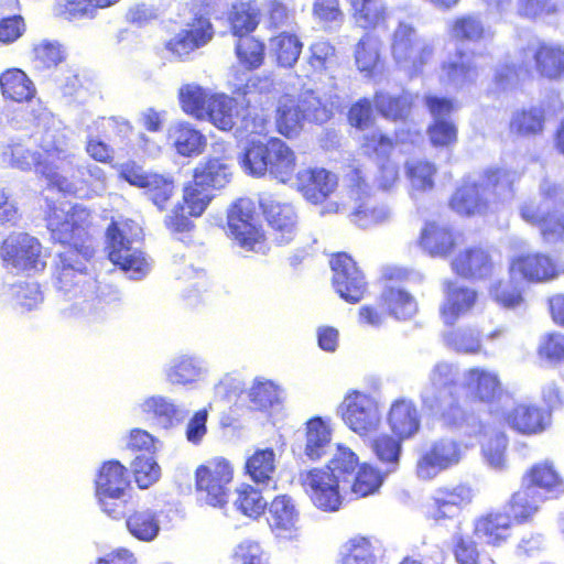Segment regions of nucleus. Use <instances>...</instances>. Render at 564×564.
Segmentation results:
<instances>
[{"label": "nucleus", "instance_id": "1", "mask_svg": "<svg viewBox=\"0 0 564 564\" xmlns=\"http://www.w3.org/2000/svg\"><path fill=\"white\" fill-rule=\"evenodd\" d=\"M44 220L53 242L68 248L58 254L55 269L57 289L75 294L95 289L96 280L80 260L88 261L94 254L91 212L79 204L66 209L52 203L47 205Z\"/></svg>", "mask_w": 564, "mask_h": 564}, {"label": "nucleus", "instance_id": "2", "mask_svg": "<svg viewBox=\"0 0 564 564\" xmlns=\"http://www.w3.org/2000/svg\"><path fill=\"white\" fill-rule=\"evenodd\" d=\"M357 465V455L348 447L338 446L324 467H314L301 474V486L317 509L335 512L343 503L339 485L350 481Z\"/></svg>", "mask_w": 564, "mask_h": 564}, {"label": "nucleus", "instance_id": "3", "mask_svg": "<svg viewBox=\"0 0 564 564\" xmlns=\"http://www.w3.org/2000/svg\"><path fill=\"white\" fill-rule=\"evenodd\" d=\"M242 171L254 178L269 177L288 184L297 169V155L291 145L279 137L251 139L239 155Z\"/></svg>", "mask_w": 564, "mask_h": 564}, {"label": "nucleus", "instance_id": "4", "mask_svg": "<svg viewBox=\"0 0 564 564\" xmlns=\"http://www.w3.org/2000/svg\"><path fill=\"white\" fill-rule=\"evenodd\" d=\"M333 116L332 110L312 91L279 95L273 111L275 132L285 140H295L304 131L305 123L323 124Z\"/></svg>", "mask_w": 564, "mask_h": 564}, {"label": "nucleus", "instance_id": "5", "mask_svg": "<svg viewBox=\"0 0 564 564\" xmlns=\"http://www.w3.org/2000/svg\"><path fill=\"white\" fill-rule=\"evenodd\" d=\"M230 177V165L224 159L206 158L193 169L192 178L184 183L181 204L189 216L200 217L214 199V191L224 187Z\"/></svg>", "mask_w": 564, "mask_h": 564}, {"label": "nucleus", "instance_id": "6", "mask_svg": "<svg viewBox=\"0 0 564 564\" xmlns=\"http://www.w3.org/2000/svg\"><path fill=\"white\" fill-rule=\"evenodd\" d=\"M429 380L434 390L444 391L435 409H432L436 417L449 427L467 425L474 419V412L466 408L459 393L462 386L456 367L446 361L437 362L432 368Z\"/></svg>", "mask_w": 564, "mask_h": 564}, {"label": "nucleus", "instance_id": "7", "mask_svg": "<svg viewBox=\"0 0 564 564\" xmlns=\"http://www.w3.org/2000/svg\"><path fill=\"white\" fill-rule=\"evenodd\" d=\"M235 477L232 463L224 456H214L199 464L194 471L197 498L213 508H225L231 495Z\"/></svg>", "mask_w": 564, "mask_h": 564}, {"label": "nucleus", "instance_id": "8", "mask_svg": "<svg viewBox=\"0 0 564 564\" xmlns=\"http://www.w3.org/2000/svg\"><path fill=\"white\" fill-rule=\"evenodd\" d=\"M390 54L398 66L417 74L432 61L434 47L412 24L400 21L391 35Z\"/></svg>", "mask_w": 564, "mask_h": 564}, {"label": "nucleus", "instance_id": "9", "mask_svg": "<svg viewBox=\"0 0 564 564\" xmlns=\"http://www.w3.org/2000/svg\"><path fill=\"white\" fill-rule=\"evenodd\" d=\"M215 33L209 14L197 11L164 42L163 47L172 59L188 62L195 52L207 46L214 40Z\"/></svg>", "mask_w": 564, "mask_h": 564}, {"label": "nucleus", "instance_id": "10", "mask_svg": "<svg viewBox=\"0 0 564 564\" xmlns=\"http://www.w3.org/2000/svg\"><path fill=\"white\" fill-rule=\"evenodd\" d=\"M128 469L117 459L101 464L95 479V492L101 509L112 519L124 514V501L119 500L129 487Z\"/></svg>", "mask_w": 564, "mask_h": 564}, {"label": "nucleus", "instance_id": "11", "mask_svg": "<svg viewBox=\"0 0 564 564\" xmlns=\"http://www.w3.org/2000/svg\"><path fill=\"white\" fill-rule=\"evenodd\" d=\"M332 285L340 299L350 304L360 302L368 293V281L359 263L347 252L330 254Z\"/></svg>", "mask_w": 564, "mask_h": 564}, {"label": "nucleus", "instance_id": "12", "mask_svg": "<svg viewBox=\"0 0 564 564\" xmlns=\"http://www.w3.org/2000/svg\"><path fill=\"white\" fill-rule=\"evenodd\" d=\"M508 271L529 284L549 283L564 275V261L544 251H527L510 259Z\"/></svg>", "mask_w": 564, "mask_h": 564}, {"label": "nucleus", "instance_id": "13", "mask_svg": "<svg viewBox=\"0 0 564 564\" xmlns=\"http://www.w3.org/2000/svg\"><path fill=\"white\" fill-rule=\"evenodd\" d=\"M40 240L26 232L9 235L0 247L2 265L20 272H41L46 267Z\"/></svg>", "mask_w": 564, "mask_h": 564}, {"label": "nucleus", "instance_id": "14", "mask_svg": "<svg viewBox=\"0 0 564 564\" xmlns=\"http://www.w3.org/2000/svg\"><path fill=\"white\" fill-rule=\"evenodd\" d=\"M259 208L278 246H286L299 235V216L294 206L272 194L259 197Z\"/></svg>", "mask_w": 564, "mask_h": 564}, {"label": "nucleus", "instance_id": "15", "mask_svg": "<svg viewBox=\"0 0 564 564\" xmlns=\"http://www.w3.org/2000/svg\"><path fill=\"white\" fill-rule=\"evenodd\" d=\"M521 219L535 227L541 240L549 246L564 243V205L549 206L534 200L519 206Z\"/></svg>", "mask_w": 564, "mask_h": 564}, {"label": "nucleus", "instance_id": "16", "mask_svg": "<svg viewBox=\"0 0 564 564\" xmlns=\"http://www.w3.org/2000/svg\"><path fill=\"white\" fill-rule=\"evenodd\" d=\"M227 226L232 239L248 251H258L264 247L265 234L257 223L252 204L238 199L230 205L227 214Z\"/></svg>", "mask_w": 564, "mask_h": 564}, {"label": "nucleus", "instance_id": "17", "mask_svg": "<svg viewBox=\"0 0 564 564\" xmlns=\"http://www.w3.org/2000/svg\"><path fill=\"white\" fill-rule=\"evenodd\" d=\"M339 409L343 421L355 433L368 436L378 430L379 406L371 395L357 390L349 391Z\"/></svg>", "mask_w": 564, "mask_h": 564}, {"label": "nucleus", "instance_id": "18", "mask_svg": "<svg viewBox=\"0 0 564 564\" xmlns=\"http://www.w3.org/2000/svg\"><path fill=\"white\" fill-rule=\"evenodd\" d=\"M469 484L458 482L437 487L425 507V516L436 523L456 518L474 500Z\"/></svg>", "mask_w": 564, "mask_h": 564}, {"label": "nucleus", "instance_id": "19", "mask_svg": "<svg viewBox=\"0 0 564 564\" xmlns=\"http://www.w3.org/2000/svg\"><path fill=\"white\" fill-rule=\"evenodd\" d=\"M520 59L532 58V78L534 74L547 82L564 80V45L549 41H538L522 46L518 51Z\"/></svg>", "mask_w": 564, "mask_h": 564}, {"label": "nucleus", "instance_id": "20", "mask_svg": "<svg viewBox=\"0 0 564 564\" xmlns=\"http://www.w3.org/2000/svg\"><path fill=\"white\" fill-rule=\"evenodd\" d=\"M126 226L112 220L106 229V249L109 260L126 272L143 275L149 263L143 253L131 247V240L126 236Z\"/></svg>", "mask_w": 564, "mask_h": 564}, {"label": "nucleus", "instance_id": "21", "mask_svg": "<svg viewBox=\"0 0 564 564\" xmlns=\"http://www.w3.org/2000/svg\"><path fill=\"white\" fill-rule=\"evenodd\" d=\"M513 527L508 512L491 509L474 519L473 534L485 546L491 550H502L516 540Z\"/></svg>", "mask_w": 564, "mask_h": 564}, {"label": "nucleus", "instance_id": "22", "mask_svg": "<svg viewBox=\"0 0 564 564\" xmlns=\"http://www.w3.org/2000/svg\"><path fill=\"white\" fill-rule=\"evenodd\" d=\"M463 449L460 442L442 437L424 449L416 460L415 473L420 479L431 480L441 471L459 463Z\"/></svg>", "mask_w": 564, "mask_h": 564}, {"label": "nucleus", "instance_id": "23", "mask_svg": "<svg viewBox=\"0 0 564 564\" xmlns=\"http://www.w3.org/2000/svg\"><path fill=\"white\" fill-rule=\"evenodd\" d=\"M464 388L468 392L470 402L486 404L490 413H498V404L507 391L503 388L499 373L482 367H471L464 372Z\"/></svg>", "mask_w": 564, "mask_h": 564}, {"label": "nucleus", "instance_id": "24", "mask_svg": "<svg viewBox=\"0 0 564 564\" xmlns=\"http://www.w3.org/2000/svg\"><path fill=\"white\" fill-rule=\"evenodd\" d=\"M521 485L545 498H558L564 495V475L561 468L550 459L532 464L523 473Z\"/></svg>", "mask_w": 564, "mask_h": 564}, {"label": "nucleus", "instance_id": "25", "mask_svg": "<svg viewBox=\"0 0 564 564\" xmlns=\"http://www.w3.org/2000/svg\"><path fill=\"white\" fill-rule=\"evenodd\" d=\"M451 269L464 280L478 281L491 278L496 263L489 249L476 245L457 252L451 261Z\"/></svg>", "mask_w": 564, "mask_h": 564}, {"label": "nucleus", "instance_id": "26", "mask_svg": "<svg viewBox=\"0 0 564 564\" xmlns=\"http://www.w3.org/2000/svg\"><path fill=\"white\" fill-rule=\"evenodd\" d=\"M502 422L521 435L543 433L552 423L549 410L530 402H518L501 414Z\"/></svg>", "mask_w": 564, "mask_h": 564}, {"label": "nucleus", "instance_id": "27", "mask_svg": "<svg viewBox=\"0 0 564 564\" xmlns=\"http://www.w3.org/2000/svg\"><path fill=\"white\" fill-rule=\"evenodd\" d=\"M294 177L299 193L313 205L326 203L338 187L337 176L325 167H307Z\"/></svg>", "mask_w": 564, "mask_h": 564}, {"label": "nucleus", "instance_id": "28", "mask_svg": "<svg viewBox=\"0 0 564 564\" xmlns=\"http://www.w3.org/2000/svg\"><path fill=\"white\" fill-rule=\"evenodd\" d=\"M376 113L390 122H406L415 107V96L405 89L391 91L377 89L372 95Z\"/></svg>", "mask_w": 564, "mask_h": 564}, {"label": "nucleus", "instance_id": "29", "mask_svg": "<svg viewBox=\"0 0 564 564\" xmlns=\"http://www.w3.org/2000/svg\"><path fill=\"white\" fill-rule=\"evenodd\" d=\"M386 423L395 437L400 440L413 438L421 429V414L414 401L398 398L390 404Z\"/></svg>", "mask_w": 564, "mask_h": 564}, {"label": "nucleus", "instance_id": "30", "mask_svg": "<svg viewBox=\"0 0 564 564\" xmlns=\"http://www.w3.org/2000/svg\"><path fill=\"white\" fill-rule=\"evenodd\" d=\"M445 301L440 307V315L447 326L455 323L476 305L478 293L476 290L457 285L456 282L447 280L444 282Z\"/></svg>", "mask_w": 564, "mask_h": 564}, {"label": "nucleus", "instance_id": "31", "mask_svg": "<svg viewBox=\"0 0 564 564\" xmlns=\"http://www.w3.org/2000/svg\"><path fill=\"white\" fill-rule=\"evenodd\" d=\"M449 208L465 217L485 216L490 210V203L484 196L481 185L465 181L455 188L448 199Z\"/></svg>", "mask_w": 564, "mask_h": 564}, {"label": "nucleus", "instance_id": "32", "mask_svg": "<svg viewBox=\"0 0 564 564\" xmlns=\"http://www.w3.org/2000/svg\"><path fill=\"white\" fill-rule=\"evenodd\" d=\"M417 245L432 257H447L457 246V234L446 225L429 220L421 229Z\"/></svg>", "mask_w": 564, "mask_h": 564}, {"label": "nucleus", "instance_id": "33", "mask_svg": "<svg viewBox=\"0 0 564 564\" xmlns=\"http://www.w3.org/2000/svg\"><path fill=\"white\" fill-rule=\"evenodd\" d=\"M0 93L10 104H30L36 97V87L29 75L18 67H10L0 73Z\"/></svg>", "mask_w": 564, "mask_h": 564}, {"label": "nucleus", "instance_id": "34", "mask_svg": "<svg viewBox=\"0 0 564 564\" xmlns=\"http://www.w3.org/2000/svg\"><path fill=\"white\" fill-rule=\"evenodd\" d=\"M167 141L184 158L202 154L207 145L206 137L188 122H176L167 131Z\"/></svg>", "mask_w": 564, "mask_h": 564}, {"label": "nucleus", "instance_id": "35", "mask_svg": "<svg viewBox=\"0 0 564 564\" xmlns=\"http://www.w3.org/2000/svg\"><path fill=\"white\" fill-rule=\"evenodd\" d=\"M226 21L234 37L252 34L261 21V10L251 1L235 2L229 8Z\"/></svg>", "mask_w": 564, "mask_h": 564}, {"label": "nucleus", "instance_id": "36", "mask_svg": "<svg viewBox=\"0 0 564 564\" xmlns=\"http://www.w3.org/2000/svg\"><path fill=\"white\" fill-rule=\"evenodd\" d=\"M503 328L497 327L481 336L474 327L457 328L446 333V344L459 354L476 355L481 352L482 340H495L503 335Z\"/></svg>", "mask_w": 564, "mask_h": 564}, {"label": "nucleus", "instance_id": "37", "mask_svg": "<svg viewBox=\"0 0 564 564\" xmlns=\"http://www.w3.org/2000/svg\"><path fill=\"white\" fill-rule=\"evenodd\" d=\"M351 18L364 30L387 26L389 9L381 0H347Z\"/></svg>", "mask_w": 564, "mask_h": 564}, {"label": "nucleus", "instance_id": "38", "mask_svg": "<svg viewBox=\"0 0 564 564\" xmlns=\"http://www.w3.org/2000/svg\"><path fill=\"white\" fill-rule=\"evenodd\" d=\"M381 41L379 37L365 33L355 46V64L357 69L367 77L379 74L383 66L380 54Z\"/></svg>", "mask_w": 564, "mask_h": 564}, {"label": "nucleus", "instance_id": "39", "mask_svg": "<svg viewBox=\"0 0 564 564\" xmlns=\"http://www.w3.org/2000/svg\"><path fill=\"white\" fill-rule=\"evenodd\" d=\"M546 110L543 106L531 105L517 109L509 121V130L519 137H534L544 131Z\"/></svg>", "mask_w": 564, "mask_h": 564}, {"label": "nucleus", "instance_id": "40", "mask_svg": "<svg viewBox=\"0 0 564 564\" xmlns=\"http://www.w3.org/2000/svg\"><path fill=\"white\" fill-rule=\"evenodd\" d=\"M147 185L143 186V195L160 212H164L171 205L176 193V181L170 173L150 172Z\"/></svg>", "mask_w": 564, "mask_h": 564}, {"label": "nucleus", "instance_id": "41", "mask_svg": "<svg viewBox=\"0 0 564 564\" xmlns=\"http://www.w3.org/2000/svg\"><path fill=\"white\" fill-rule=\"evenodd\" d=\"M379 304L397 319L405 321L417 312L415 297L404 288H384Z\"/></svg>", "mask_w": 564, "mask_h": 564}, {"label": "nucleus", "instance_id": "42", "mask_svg": "<svg viewBox=\"0 0 564 564\" xmlns=\"http://www.w3.org/2000/svg\"><path fill=\"white\" fill-rule=\"evenodd\" d=\"M269 524L279 532H290L296 529L299 510L293 498L286 494L275 496L268 505Z\"/></svg>", "mask_w": 564, "mask_h": 564}, {"label": "nucleus", "instance_id": "43", "mask_svg": "<svg viewBox=\"0 0 564 564\" xmlns=\"http://www.w3.org/2000/svg\"><path fill=\"white\" fill-rule=\"evenodd\" d=\"M542 500V497L521 486L507 501L508 513L511 517L512 523L524 524L531 522L539 512Z\"/></svg>", "mask_w": 564, "mask_h": 564}, {"label": "nucleus", "instance_id": "44", "mask_svg": "<svg viewBox=\"0 0 564 564\" xmlns=\"http://www.w3.org/2000/svg\"><path fill=\"white\" fill-rule=\"evenodd\" d=\"M532 79V68L528 61L520 63H503L499 65L492 76V85L499 93L513 90Z\"/></svg>", "mask_w": 564, "mask_h": 564}, {"label": "nucleus", "instance_id": "45", "mask_svg": "<svg viewBox=\"0 0 564 564\" xmlns=\"http://www.w3.org/2000/svg\"><path fill=\"white\" fill-rule=\"evenodd\" d=\"M270 46L276 65L291 68L301 56L303 42L297 34L283 31L270 39Z\"/></svg>", "mask_w": 564, "mask_h": 564}, {"label": "nucleus", "instance_id": "46", "mask_svg": "<svg viewBox=\"0 0 564 564\" xmlns=\"http://www.w3.org/2000/svg\"><path fill=\"white\" fill-rule=\"evenodd\" d=\"M238 102L235 98L225 94H214L209 100L205 119H208L216 128L230 131L238 117Z\"/></svg>", "mask_w": 564, "mask_h": 564}, {"label": "nucleus", "instance_id": "47", "mask_svg": "<svg viewBox=\"0 0 564 564\" xmlns=\"http://www.w3.org/2000/svg\"><path fill=\"white\" fill-rule=\"evenodd\" d=\"M126 528L134 539L151 542L160 532L159 514L149 508L135 509L126 517Z\"/></svg>", "mask_w": 564, "mask_h": 564}, {"label": "nucleus", "instance_id": "48", "mask_svg": "<svg viewBox=\"0 0 564 564\" xmlns=\"http://www.w3.org/2000/svg\"><path fill=\"white\" fill-rule=\"evenodd\" d=\"M356 203L350 216L354 224L360 228L379 226L391 219V209L387 205L377 202L372 195Z\"/></svg>", "mask_w": 564, "mask_h": 564}, {"label": "nucleus", "instance_id": "49", "mask_svg": "<svg viewBox=\"0 0 564 564\" xmlns=\"http://www.w3.org/2000/svg\"><path fill=\"white\" fill-rule=\"evenodd\" d=\"M235 54L243 68L258 69L265 59V43L252 34L235 37Z\"/></svg>", "mask_w": 564, "mask_h": 564}, {"label": "nucleus", "instance_id": "50", "mask_svg": "<svg viewBox=\"0 0 564 564\" xmlns=\"http://www.w3.org/2000/svg\"><path fill=\"white\" fill-rule=\"evenodd\" d=\"M245 471L257 485H269L275 471V453L273 448L256 449L247 458Z\"/></svg>", "mask_w": 564, "mask_h": 564}, {"label": "nucleus", "instance_id": "51", "mask_svg": "<svg viewBox=\"0 0 564 564\" xmlns=\"http://www.w3.org/2000/svg\"><path fill=\"white\" fill-rule=\"evenodd\" d=\"M62 159V151L57 148L44 149L39 153L33 167L35 172L46 180L48 187L65 191L68 187L67 178L58 172V161Z\"/></svg>", "mask_w": 564, "mask_h": 564}, {"label": "nucleus", "instance_id": "52", "mask_svg": "<svg viewBox=\"0 0 564 564\" xmlns=\"http://www.w3.org/2000/svg\"><path fill=\"white\" fill-rule=\"evenodd\" d=\"M332 431L327 423L319 416L313 417L306 423L305 455L315 460L325 455L330 443Z\"/></svg>", "mask_w": 564, "mask_h": 564}, {"label": "nucleus", "instance_id": "53", "mask_svg": "<svg viewBox=\"0 0 564 564\" xmlns=\"http://www.w3.org/2000/svg\"><path fill=\"white\" fill-rule=\"evenodd\" d=\"M500 279L489 285V296L503 308H516L524 302L523 288L513 279Z\"/></svg>", "mask_w": 564, "mask_h": 564}, {"label": "nucleus", "instance_id": "54", "mask_svg": "<svg viewBox=\"0 0 564 564\" xmlns=\"http://www.w3.org/2000/svg\"><path fill=\"white\" fill-rule=\"evenodd\" d=\"M236 494L235 507L243 516L259 519L264 514L268 502L259 489L252 485L242 484L237 488Z\"/></svg>", "mask_w": 564, "mask_h": 564}, {"label": "nucleus", "instance_id": "55", "mask_svg": "<svg viewBox=\"0 0 564 564\" xmlns=\"http://www.w3.org/2000/svg\"><path fill=\"white\" fill-rule=\"evenodd\" d=\"M451 36L462 43H476L485 37V26L476 14L456 17L449 25Z\"/></svg>", "mask_w": 564, "mask_h": 564}, {"label": "nucleus", "instance_id": "56", "mask_svg": "<svg viewBox=\"0 0 564 564\" xmlns=\"http://www.w3.org/2000/svg\"><path fill=\"white\" fill-rule=\"evenodd\" d=\"M457 61H449L442 64V70L449 84L465 86L473 84L478 77V68L469 59H464L465 51L456 52Z\"/></svg>", "mask_w": 564, "mask_h": 564}, {"label": "nucleus", "instance_id": "57", "mask_svg": "<svg viewBox=\"0 0 564 564\" xmlns=\"http://www.w3.org/2000/svg\"><path fill=\"white\" fill-rule=\"evenodd\" d=\"M143 411L152 415L164 429L178 424L182 419L180 409L166 398L154 395L143 402Z\"/></svg>", "mask_w": 564, "mask_h": 564}, {"label": "nucleus", "instance_id": "58", "mask_svg": "<svg viewBox=\"0 0 564 564\" xmlns=\"http://www.w3.org/2000/svg\"><path fill=\"white\" fill-rule=\"evenodd\" d=\"M212 95L200 87L187 85L178 94L181 108L198 120L205 119Z\"/></svg>", "mask_w": 564, "mask_h": 564}, {"label": "nucleus", "instance_id": "59", "mask_svg": "<svg viewBox=\"0 0 564 564\" xmlns=\"http://www.w3.org/2000/svg\"><path fill=\"white\" fill-rule=\"evenodd\" d=\"M354 474L350 489L358 498L376 494L382 485L383 477L380 471L368 464H358Z\"/></svg>", "mask_w": 564, "mask_h": 564}, {"label": "nucleus", "instance_id": "60", "mask_svg": "<svg viewBox=\"0 0 564 564\" xmlns=\"http://www.w3.org/2000/svg\"><path fill=\"white\" fill-rule=\"evenodd\" d=\"M341 564H376L377 547L370 538L357 535L347 541Z\"/></svg>", "mask_w": 564, "mask_h": 564}, {"label": "nucleus", "instance_id": "61", "mask_svg": "<svg viewBox=\"0 0 564 564\" xmlns=\"http://www.w3.org/2000/svg\"><path fill=\"white\" fill-rule=\"evenodd\" d=\"M536 355L550 365L564 364V333L550 330L544 333L538 344Z\"/></svg>", "mask_w": 564, "mask_h": 564}, {"label": "nucleus", "instance_id": "62", "mask_svg": "<svg viewBox=\"0 0 564 564\" xmlns=\"http://www.w3.org/2000/svg\"><path fill=\"white\" fill-rule=\"evenodd\" d=\"M431 145L435 149L453 148L458 141V128L453 120L435 119L426 128Z\"/></svg>", "mask_w": 564, "mask_h": 564}, {"label": "nucleus", "instance_id": "63", "mask_svg": "<svg viewBox=\"0 0 564 564\" xmlns=\"http://www.w3.org/2000/svg\"><path fill=\"white\" fill-rule=\"evenodd\" d=\"M482 182L485 187L494 192L500 191L502 193L514 196L516 183L519 181L520 175L512 170L501 166L488 167L482 172Z\"/></svg>", "mask_w": 564, "mask_h": 564}, {"label": "nucleus", "instance_id": "64", "mask_svg": "<svg viewBox=\"0 0 564 564\" xmlns=\"http://www.w3.org/2000/svg\"><path fill=\"white\" fill-rule=\"evenodd\" d=\"M437 169L427 160H414L405 163V174L411 185L419 191H431Z\"/></svg>", "mask_w": 564, "mask_h": 564}]
</instances>
